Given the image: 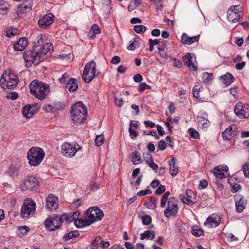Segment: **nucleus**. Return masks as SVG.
I'll return each mask as SVG.
<instances>
[{
    "label": "nucleus",
    "mask_w": 249,
    "mask_h": 249,
    "mask_svg": "<svg viewBox=\"0 0 249 249\" xmlns=\"http://www.w3.org/2000/svg\"><path fill=\"white\" fill-rule=\"evenodd\" d=\"M18 78L11 70L5 71L0 79V86L3 89H14L18 85Z\"/></svg>",
    "instance_id": "obj_1"
},
{
    "label": "nucleus",
    "mask_w": 249,
    "mask_h": 249,
    "mask_svg": "<svg viewBox=\"0 0 249 249\" xmlns=\"http://www.w3.org/2000/svg\"><path fill=\"white\" fill-rule=\"evenodd\" d=\"M49 86L42 82H39L37 80L33 81L30 85L31 93L37 99L43 100L49 91Z\"/></svg>",
    "instance_id": "obj_2"
},
{
    "label": "nucleus",
    "mask_w": 249,
    "mask_h": 249,
    "mask_svg": "<svg viewBox=\"0 0 249 249\" xmlns=\"http://www.w3.org/2000/svg\"><path fill=\"white\" fill-rule=\"evenodd\" d=\"M87 110L81 102L76 103L71 107V115L75 124H81L86 119Z\"/></svg>",
    "instance_id": "obj_3"
},
{
    "label": "nucleus",
    "mask_w": 249,
    "mask_h": 249,
    "mask_svg": "<svg viewBox=\"0 0 249 249\" xmlns=\"http://www.w3.org/2000/svg\"><path fill=\"white\" fill-rule=\"evenodd\" d=\"M45 156L43 150L39 147H32L27 153L29 164L36 166L40 163Z\"/></svg>",
    "instance_id": "obj_4"
},
{
    "label": "nucleus",
    "mask_w": 249,
    "mask_h": 249,
    "mask_svg": "<svg viewBox=\"0 0 249 249\" xmlns=\"http://www.w3.org/2000/svg\"><path fill=\"white\" fill-rule=\"evenodd\" d=\"M23 58L26 62V67H30L32 64L36 65L42 61L39 51H35L33 48L32 50L25 51L24 53Z\"/></svg>",
    "instance_id": "obj_5"
},
{
    "label": "nucleus",
    "mask_w": 249,
    "mask_h": 249,
    "mask_svg": "<svg viewBox=\"0 0 249 249\" xmlns=\"http://www.w3.org/2000/svg\"><path fill=\"white\" fill-rule=\"evenodd\" d=\"M96 65L94 61L92 60L86 64L82 74L83 81L87 83L90 82L95 76Z\"/></svg>",
    "instance_id": "obj_6"
},
{
    "label": "nucleus",
    "mask_w": 249,
    "mask_h": 249,
    "mask_svg": "<svg viewBox=\"0 0 249 249\" xmlns=\"http://www.w3.org/2000/svg\"><path fill=\"white\" fill-rule=\"evenodd\" d=\"M36 204L31 199L25 200L21 208V216L23 218H27L33 215L36 211Z\"/></svg>",
    "instance_id": "obj_7"
},
{
    "label": "nucleus",
    "mask_w": 249,
    "mask_h": 249,
    "mask_svg": "<svg viewBox=\"0 0 249 249\" xmlns=\"http://www.w3.org/2000/svg\"><path fill=\"white\" fill-rule=\"evenodd\" d=\"M86 215L89 222L92 224L94 222L100 221L104 216L103 212L97 207L89 208L86 213Z\"/></svg>",
    "instance_id": "obj_8"
},
{
    "label": "nucleus",
    "mask_w": 249,
    "mask_h": 249,
    "mask_svg": "<svg viewBox=\"0 0 249 249\" xmlns=\"http://www.w3.org/2000/svg\"><path fill=\"white\" fill-rule=\"evenodd\" d=\"M39 187V181L38 179L34 176L27 177L21 185L22 190L34 191L37 190Z\"/></svg>",
    "instance_id": "obj_9"
},
{
    "label": "nucleus",
    "mask_w": 249,
    "mask_h": 249,
    "mask_svg": "<svg viewBox=\"0 0 249 249\" xmlns=\"http://www.w3.org/2000/svg\"><path fill=\"white\" fill-rule=\"evenodd\" d=\"M179 209L177 200L173 197H170L168 200L167 208L164 212L165 217L169 218L177 215Z\"/></svg>",
    "instance_id": "obj_10"
},
{
    "label": "nucleus",
    "mask_w": 249,
    "mask_h": 249,
    "mask_svg": "<svg viewBox=\"0 0 249 249\" xmlns=\"http://www.w3.org/2000/svg\"><path fill=\"white\" fill-rule=\"evenodd\" d=\"M63 155L67 158H71L74 156L76 153L81 149L78 144H71L66 142L61 146Z\"/></svg>",
    "instance_id": "obj_11"
},
{
    "label": "nucleus",
    "mask_w": 249,
    "mask_h": 249,
    "mask_svg": "<svg viewBox=\"0 0 249 249\" xmlns=\"http://www.w3.org/2000/svg\"><path fill=\"white\" fill-rule=\"evenodd\" d=\"M33 5V0H26L20 4L17 7V14L19 18L24 17L30 12Z\"/></svg>",
    "instance_id": "obj_12"
},
{
    "label": "nucleus",
    "mask_w": 249,
    "mask_h": 249,
    "mask_svg": "<svg viewBox=\"0 0 249 249\" xmlns=\"http://www.w3.org/2000/svg\"><path fill=\"white\" fill-rule=\"evenodd\" d=\"M234 111L237 116L241 119L249 118V105L238 102L236 104Z\"/></svg>",
    "instance_id": "obj_13"
},
{
    "label": "nucleus",
    "mask_w": 249,
    "mask_h": 249,
    "mask_svg": "<svg viewBox=\"0 0 249 249\" xmlns=\"http://www.w3.org/2000/svg\"><path fill=\"white\" fill-rule=\"evenodd\" d=\"M46 228L49 231H54L60 228L62 225L61 218L59 216H51L44 222Z\"/></svg>",
    "instance_id": "obj_14"
},
{
    "label": "nucleus",
    "mask_w": 249,
    "mask_h": 249,
    "mask_svg": "<svg viewBox=\"0 0 249 249\" xmlns=\"http://www.w3.org/2000/svg\"><path fill=\"white\" fill-rule=\"evenodd\" d=\"M239 6L237 5L231 6L227 11V19L231 22H237L240 18Z\"/></svg>",
    "instance_id": "obj_15"
},
{
    "label": "nucleus",
    "mask_w": 249,
    "mask_h": 249,
    "mask_svg": "<svg viewBox=\"0 0 249 249\" xmlns=\"http://www.w3.org/2000/svg\"><path fill=\"white\" fill-rule=\"evenodd\" d=\"M221 219V216L219 214H212L207 218L204 225L209 228L217 227L220 224Z\"/></svg>",
    "instance_id": "obj_16"
},
{
    "label": "nucleus",
    "mask_w": 249,
    "mask_h": 249,
    "mask_svg": "<svg viewBox=\"0 0 249 249\" xmlns=\"http://www.w3.org/2000/svg\"><path fill=\"white\" fill-rule=\"evenodd\" d=\"M31 38L34 39L33 40V48L35 51L38 50V47L41 46L45 43L47 38L46 36L42 34H39L37 35L36 33H33L31 35Z\"/></svg>",
    "instance_id": "obj_17"
},
{
    "label": "nucleus",
    "mask_w": 249,
    "mask_h": 249,
    "mask_svg": "<svg viewBox=\"0 0 249 249\" xmlns=\"http://www.w3.org/2000/svg\"><path fill=\"white\" fill-rule=\"evenodd\" d=\"M228 169V167L227 165H220L213 169V174L218 178H225L229 175Z\"/></svg>",
    "instance_id": "obj_18"
},
{
    "label": "nucleus",
    "mask_w": 249,
    "mask_h": 249,
    "mask_svg": "<svg viewBox=\"0 0 249 249\" xmlns=\"http://www.w3.org/2000/svg\"><path fill=\"white\" fill-rule=\"evenodd\" d=\"M53 15L52 13L46 14L38 20L39 26L43 29H47L53 23Z\"/></svg>",
    "instance_id": "obj_19"
},
{
    "label": "nucleus",
    "mask_w": 249,
    "mask_h": 249,
    "mask_svg": "<svg viewBox=\"0 0 249 249\" xmlns=\"http://www.w3.org/2000/svg\"><path fill=\"white\" fill-rule=\"evenodd\" d=\"M237 135L236 127L234 125H230L222 133L224 140H230Z\"/></svg>",
    "instance_id": "obj_20"
},
{
    "label": "nucleus",
    "mask_w": 249,
    "mask_h": 249,
    "mask_svg": "<svg viewBox=\"0 0 249 249\" xmlns=\"http://www.w3.org/2000/svg\"><path fill=\"white\" fill-rule=\"evenodd\" d=\"M57 198L53 194H50L46 199V206L47 208L53 210L58 207Z\"/></svg>",
    "instance_id": "obj_21"
},
{
    "label": "nucleus",
    "mask_w": 249,
    "mask_h": 249,
    "mask_svg": "<svg viewBox=\"0 0 249 249\" xmlns=\"http://www.w3.org/2000/svg\"><path fill=\"white\" fill-rule=\"evenodd\" d=\"M186 196L184 195H180L179 198L181 201L184 203L188 205L193 204V202L192 200V196H194V193L192 190L188 189L185 192Z\"/></svg>",
    "instance_id": "obj_22"
},
{
    "label": "nucleus",
    "mask_w": 249,
    "mask_h": 249,
    "mask_svg": "<svg viewBox=\"0 0 249 249\" xmlns=\"http://www.w3.org/2000/svg\"><path fill=\"white\" fill-rule=\"evenodd\" d=\"M236 211L242 212L245 208L246 200L240 195H236L235 197Z\"/></svg>",
    "instance_id": "obj_23"
},
{
    "label": "nucleus",
    "mask_w": 249,
    "mask_h": 249,
    "mask_svg": "<svg viewBox=\"0 0 249 249\" xmlns=\"http://www.w3.org/2000/svg\"><path fill=\"white\" fill-rule=\"evenodd\" d=\"M28 44L27 38L26 37H21L14 44V49L15 51H22L25 49Z\"/></svg>",
    "instance_id": "obj_24"
},
{
    "label": "nucleus",
    "mask_w": 249,
    "mask_h": 249,
    "mask_svg": "<svg viewBox=\"0 0 249 249\" xmlns=\"http://www.w3.org/2000/svg\"><path fill=\"white\" fill-rule=\"evenodd\" d=\"M53 50V46L52 43L47 42L44 43L43 45L40 46L38 50L39 51V55L41 56V58L42 56H44L48 53L51 52Z\"/></svg>",
    "instance_id": "obj_25"
},
{
    "label": "nucleus",
    "mask_w": 249,
    "mask_h": 249,
    "mask_svg": "<svg viewBox=\"0 0 249 249\" xmlns=\"http://www.w3.org/2000/svg\"><path fill=\"white\" fill-rule=\"evenodd\" d=\"M79 214V212H75L74 213H64L62 214L61 216H59L61 218V222L63 221H66V222L70 223L77 218Z\"/></svg>",
    "instance_id": "obj_26"
},
{
    "label": "nucleus",
    "mask_w": 249,
    "mask_h": 249,
    "mask_svg": "<svg viewBox=\"0 0 249 249\" xmlns=\"http://www.w3.org/2000/svg\"><path fill=\"white\" fill-rule=\"evenodd\" d=\"M183 61L185 65H186L189 69L192 71H196L197 67L192 62V56L190 53H187L183 57Z\"/></svg>",
    "instance_id": "obj_27"
},
{
    "label": "nucleus",
    "mask_w": 249,
    "mask_h": 249,
    "mask_svg": "<svg viewBox=\"0 0 249 249\" xmlns=\"http://www.w3.org/2000/svg\"><path fill=\"white\" fill-rule=\"evenodd\" d=\"M220 80L223 84L228 86L234 82V78L231 73L227 72L220 77Z\"/></svg>",
    "instance_id": "obj_28"
},
{
    "label": "nucleus",
    "mask_w": 249,
    "mask_h": 249,
    "mask_svg": "<svg viewBox=\"0 0 249 249\" xmlns=\"http://www.w3.org/2000/svg\"><path fill=\"white\" fill-rule=\"evenodd\" d=\"M78 84L76 80L74 78H70L69 82L66 85V88L69 89L70 92H74L78 88Z\"/></svg>",
    "instance_id": "obj_29"
},
{
    "label": "nucleus",
    "mask_w": 249,
    "mask_h": 249,
    "mask_svg": "<svg viewBox=\"0 0 249 249\" xmlns=\"http://www.w3.org/2000/svg\"><path fill=\"white\" fill-rule=\"evenodd\" d=\"M168 163L170 165V173L172 176H175L178 172V168L176 164L175 159L172 158L168 161Z\"/></svg>",
    "instance_id": "obj_30"
},
{
    "label": "nucleus",
    "mask_w": 249,
    "mask_h": 249,
    "mask_svg": "<svg viewBox=\"0 0 249 249\" xmlns=\"http://www.w3.org/2000/svg\"><path fill=\"white\" fill-rule=\"evenodd\" d=\"M75 225L77 228H82L86 226H88L91 224L89 223V221L88 218H85L84 219L82 218L75 219L74 221Z\"/></svg>",
    "instance_id": "obj_31"
},
{
    "label": "nucleus",
    "mask_w": 249,
    "mask_h": 249,
    "mask_svg": "<svg viewBox=\"0 0 249 249\" xmlns=\"http://www.w3.org/2000/svg\"><path fill=\"white\" fill-rule=\"evenodd\" d=\"M129 45L127 47L129 50L133 51L140 46V39L139 37H134L130 41Z\"/></svg>",
    "instance_id": "obj_32"
},
{
    "label": "nucleus",
    "mask_w": 249,
    "mask_h": 249,
    "mask_svg": "<svg viewBox=\"0 0 249 249\" xmlns=\"http://www.w3.org/2000/svg\"><path fill=\"white\" fill-rule=\"evenodd\" d=\"M22 112L23 115L27 118H30L33 114L32 107L30 105H27L24 107Z\"/></svg>",
    "instance_id": "obj_33"
},
{
    "label": "nucleus",
    "mask_w": 249,
    "mask_h": 249,
    "mask_svg": "<svg viewBox=\"0 0 249 249\" xmlns=\"http://www.w3.org/2000/svg\"><path fill=\"white\" fill-rule=\"evenodd\" d=\"M197 121L198 125L199 127H201L202 128H206L209 126V121L203 117H197Z\"/></svg>",
    "instance_id": "obj_34"
},
{
    "label": "nucleus",
    "mask_w": 249,
    "mask_h": 249,
    "mask_svg": "<svg viewBox=\"0 0 249 249\" xmlns=\"http://www.w3.org/2000/svg\"><path fill=\"white\" fill-rule=\"evenodd\" d=\"M155 237V232L152 231H146L143 233H142L140 236V238L143 240L145 238L153 239Z\"/></svg>",
    "instance_id": "obj_35"
},
{
    "label": "nucleus",
    "mask_w": 249,
    "mask_h": 249,
    "mask_svg": "<svg viewBox=\"0 0 249 249\" xmlns=\"http://www.w3.org/2000/svg\"><path fill=\"white\" fill-rule=\"evenodd\" d=\"M79 235V234L78 232L72 231L66 234L63 237V239L64 241H67L71 239L75 238L78 237Z\"/></svg>",
    "instance_id": "obj_36"
},
{
    "label": "nucleus",
    "mask_w": 249,
    "mask_h": 249,
    "mask_svg": "<svg viewBox=\"0 0 249 249\" xmlns=\"http://www.w3.org/2000/svg\"><path fill=\"white\" fill-rule=\"evenodd\" d=\"M102 239L100 236H97L90 245V249H96L99 245H101Z\"/></svg>",
    "instance_id": "obj_37"
},
{
    "label": "nucleus",
    "mask_w": 249,
    "mask_h": 249,
    "mask_svg": "<svg viewBox=\"0 0 249 249\" xmlns=\"http://www.w3.org/2000/svg\"><path fill=\"white\" fill-rule=\"evenodd\" d=\"M192 233L194 235L199 237L203 235V231L198 226H196L192 228Z\"/></svg>",
    "instance_id": "obj_38"
},
{
    "label": "nucleus",
    "mask_w": 249,
    "mask_h": 249,
    "mask_svg": "<svg viewBox=\"0 0 249 249\" xmlns=\"http://www.w3.org/2000/svg\"><path fill=\"white\" fill-rule=\"evenodd\" d=\"M141 160L140 154L137 152L135 151L132 153V160L134 164H138Z\"/></svg>",
    "instance_id": "obj_39"
},
{
    "label": "nucleus",
    "mask_w": 249,
    "mask_h": 249,
    "mask_svg": "<svg viewBox=\"0 0 249 249\" xmlns=\"http://www.w3.org/2000/svg\"><path fill=\"white\" fill-rule=\"evenodd\" d=\"M156 199L154 197L150 198V201L146 202V206L147 208L150 209H155L157 207V204L156 203Z\"/></svg>",
    "instance_id": "obj_40"
},
{
    "label": "nucleus",
    "mask_w": 249,
    "mask_h": 249,
    "mask_svg": "<svg viewBox=\"0 0 249 249\" xmlns=\"http://www.w3.org/2000/svg\"><path fill=\"white\" fill-rule=\"evenodd\" d=\"M150 2L156 6L158 10H162L163 7L162 0H150Z\"/></svg>",
    "instance_id": "obj_41"
},
{
    "label": "nucleus",
    "mask_w": 249,
    "mask_h": 249,
    "mask_svg": "<svg viewBox=\"0 0 249 249\" xmlns=\"http://www.w3.org/2000/svg\"><path fill=\"white\" fill-rule=\"evenodd\" d=\"M188 132L190 137L194 139H197L199 137L198 132L193 128H190Z\"/></svg>",
    "instance_id": "obj_42"
},
{
    "label": "nucleus",
    "mask_w": 249,
    "mask_h": 249,
    "mask_svg": "<svg viewBox=\"0 0 249 249\" xmlns=\"http://www.w3.org/2000/svg\"><path fill=\"white\" fill-rule=\"evenodd\" d=\"M104 142V137L103 135H98L97 136L95 140V142L97 146H100L102 145Z\"/></svg>",
    "instance_id": "obj_43"
},
{
    "label": "nucleus",
    "mask_w": 249,
    "mask_h": 249,
    "mask_svg": "<svg viewBox=\"0 0 249 249\" xmlns=\"http://www.w3.org/2000/svg\"><path fill=\"white\" fill-rule=\"evenodd\" d=\"M146 89H150L151 87L150 86L147 85L145 83L142 82L140 83L138 86V90L141 92H142Z\"/></svg>",
    "instance_id": "obj_44"
},
{
    "label": "nucleus",
    "mask_w": 249,
    "mask_h": 249,
    "mask_svg": "<svg viewBox=\"0 0 249 249\" xmlns=\"http://www.w3.org/2000/svg\"><path fill=\"white\" fill-rule=\"evenodd\" d=\"M212 74L208 72H204L202 74V79L204 82H208L212 80Z\"/></svg>",
    "instance_id": "obj_45"
},
{
    "label": "nucleus",
    "mask_w": 249,
    "mask_h": 249,
    "mask_svg": "<svg viewBox=\"0 0 249 249\" xmlns=\"http://www.w3.org/2000/svg\"><path fill=\"white\" fill-rule=\"evenodd\" d=\"M151 217L148 215H145L142 217V224L145 225H148L151 223Z\"/></svg>",
    "instance_id": "obj_46"
},
{
    "label": "nucleus",
    "mask_w": 249,
    "mask_h": 249,
    "mask_svg": "<svg viewBox=\"0 0 249 249\" xmlns=\"http://www.w3.org/2000/svg\"><path fill=\"white\" fill-rule=\"evenodd\" d=\"M143 158L146 163L153 160L152 155L148 152L143 153Z\"/></svg>",
    "instance_id": "obj_47"
},
{
    "label": "nucleus",
    "mask_w": 249,
    "mask_h": 249,
    "mask_svg": "<svg viewBox=\"0 0 249 249\" xmlns=\"http://www.w3.org/2000/svg\"><path fill=\"white\" fill-rule=\"evenodd\" d=\"M242 169L245 176L249 178V163L245 164L242 167Z\"/></svg>",
    "instance_id": "obj_48"
},
{
    "label": "nucleus",
    "mask_w": 249,
    "mask_h": 249,
    "mask_svg": "<svg viewBox=\"0 0 249 249\" xmlns=\"http://www.w3.org/2000/svg\"><path fill=\"white\" fill-rule=\"evenodd\" d=\"M200 88H199L198 86H195L193 89V95L196 98V99H198L199 97V91H198V89H199Z\"/></svg>",
    "instance_id": "obj_49"
},
{
    "label": "nucleus",
    "mask_w": 249,
    "mask_h": 249,
    "mask_svg": "<svg viewBox=\"0 0 249 249\" xmlns=\"http://www.w3.org/2000/svg\"><path fill=\"white\" fill-rule=\"evenodd\" d=\"M166 189L165 186L164 185H160L157 190L155 192L156 195H159L165 192Z\"/></svg>",
    "instance_id": "obj_50"
},
{
    "label": "nucleus",
    "mask_w": 249,
    "mask_h": 249,
    "mask_svg": "<svg viewBox=\"0 0 249 249\" xmlns=\"http://www.w3.org/2000/svg\"><path fill=\"white\" fill-rule=\"evenodd\" d=\"M148 29L142 25H136L134 27V31H145Z\"/></svg>",
    "instance_id": "obj_51"
},
{
    "label": "nucleus",
    "mask_w": 249,
    "mask_h": 249,
    "mask_svg": "<svg viewBox=\"0 0 249 249\" xmlns=\"http://www.w3.org/2000/svg\"><path fill=\"white\" fill-rule=\"evenodd\" d=\"M129 133L130 134V137L132 139H135L137 137V132L131 127H129Z\"/></svg>",
    "instance_id": "obj_52"
},
{
    "label": "nucleus",
    "mask_w": 249,
    "mask_h": 249,
    "mask_svg": "<svg viewBox=\"0 0 249 249\" xmlns=\"http://www.w3.org/2000/svg\"><path fill=\"white\" fill-rule=\"evenodd\" d=\"M166 143L163 140H160L159 142L158 147L161 150H164L166 147Z\"/></svg>",
    "instance_id": "obj_53"
},
{
    "label": "nucleus",
    "mask_w": 249,
    "mask_h": 249,
    "mask_svg": "<svg viewBox=\"0 0 249 249\" xmlns=\"http://www.w3.org/2000/svg\"><path fill=\"white\" fill-rule=\"evenodd\" d=\"M121 61V58L118 56H114L112 57L111 60V63L114 65H117Z\"/></svg>",
    "instance_id": "obj_54"
},
{
    "label": "nucleus",
    "mask_w": 249,
    "mask_h": 249,
    "mask_svg": "<svg viewBox=\"0 0 249 249\" xmlns=\"http://www.w3.org/2000/svg\"><path fill=\"white\" fill-rule=\"evenodd\" d=\"M143 134L145 135H151L156 137L157 140L159 139V137L158 136L156 132L155 131H153L151 130L146 131L143 132Z\"/></svg>",
    "instance_id": "obj_55"
},
{
    "label": "nucleus",
    "mask_w": 249,
    "mask_h": 249,
    "mask_svg": "<svg viewBox=\"0 0 249 249\" xmlns=\"http://www.w3.org/2000/svg\"><path fill=\"white\" fill-rule=\"evenodd\" d=\"M199 39V36H189V38L188 39V45L191 44L192 43L197 41Z\"/></svg>",
    "instance_id": "obj_56"
},
{
    "label": "nucleus",
    "mask_w": 249,
    "mask_h": 249,
    "mask_svg": "<svg viewBox=\"0 0 249 249\" xmlns=\"http://www.w3.org/2000/svg\"><path fill=\"white\" fill-rule=\"evenodd\" d=\"M133 78L134 81L137 83H140L143 80L142 76L140 74H137L135 75Z\"/></svg>",
    "instance_id": "obj_57"
},
{
    "label": "nucleus",
    "mask_w": 249,
    "mask_h": 249,
    "mask_svg": "<svg viewBox=\"0 0 249 249\" xmlns=\"http://www.w3.org/2000/svg\"><path fill=\"white\" fill-rule=\"evenodd\" d=\"M151 192L149 189H146L145 190H141L138 192L137 195L138 196H143L147 194H151Z\"/></svg>",
    "instance_id": "obj_58"
},
{
    "label": "nucleus",
    "mask_w": 249,
    "mask_h": 249,
    "mask_svg": "<svg viewBox=\"0 0 249 249\" xmlns=\"http://www.w3.org/2000/svg\"><path fill=\"white\" fill-rule=\"evenodd\" d=\"M148 165L153 170H156L158 168V165L154 162V160L150 161L147 163Z\"/></svg>",
    "instance_id": "obj_59"
},
{
    "label": "nucleus",
    "mask_w": 249,
    "mask_h": 249,
    "mask_svg": "<svg viewBox=\"0 0 249 249\" xmlns=\"http://www.w3.org/2000/svg\"><path fill=\"white\" fill-rule=\"evenodd\" d=\"M189 36L185 33H183L181 36V41L183 44H188Z\"/></svg>",
    "instance_id": "obj_60"
},
{
    "label": "nucleus",
    "mask_w": 249,
    "mask_h": 249,
    "mask_svg": "<svg viewBox=\"0 0 249 249\" xmlns=\"http://www.w3.org/2000/svg\"><path fill=\"white\" fill-rule=\"evenodd\" d=\"M101 32H85L87 34V37L90 39H93L95 37L96 34L100 33Z\"/></svg>",
    "instance_id": "obj_61"
},
{
    "label": "nucleus",
    "mask_w": 249,
    "mask_h": 249,
    "mask_svg": "<svg viewBox=\"0 0 249 249\" xmlns=\"http://www.w3.org/2000/svg\"><path fill=\"white\" fill-rule=\"evenodd\" d=\"M29 228L27 226H22L18 228V231H20L22 234H25L29 231Z\"/></svg>",
    "instance_id": "obj_62"
},
{
    "label": "nucleus",
    "mask_w": 249,
    "mask_h": 249,
    "mask_svg": "<svg viewBox=\"0 0 249 249\" xmlns=\"http://www.w3.org/2000/svg\"><path fill=\"white\" fill-rule=\"evenodd\" d=\"M172 60L174 61V66L178 68H180L182 66V62L179 60H177L175 58H173L171 59Z\"/></svg>",
    "instance_id": "obj_63"
},
{
    "label": "nucleus",
    "mask_w": 249,
    "mask_h": 249,
    "mask_svg": "<svg viewBox=\"0 0 249 249\" xmlns=\"http://www.w3.org/2000/svg\"><path fill=\"white\" fill-rule=\"evenodd\" d=\"M144 124L146 127H149L150 128H153L155 126V124L150 121H145L144 122Z\"/></svg>",
    "instance_id": "obj_64"
}]
</instances>
